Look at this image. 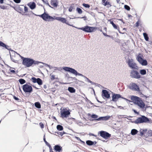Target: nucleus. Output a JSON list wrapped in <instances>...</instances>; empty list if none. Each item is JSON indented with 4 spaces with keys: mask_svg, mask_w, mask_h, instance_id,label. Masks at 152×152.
Returning a JSON list of instances; mask_svg holds the SVG:
<instances>
[{
    "mask_svg": "<svg viewBox=\"0 0 152 152\" xmlns=\"http://www.w3.org/2000/svg\"><path fill=\"white\" fill-rule=\"evenodd\" d=\"M131 99L132 102L135 104L137 105L141 108L145 107V104L142 100L141 98L134 96H131Z\"/></svg>",
    "mask_w": 152,
    "mask_h": 152,
    "instance_id": "nucleus-1",
    "label": "nucleus"
},
{
    "mask_svg": "<svg viewBox=\"0 0 152 152\" xmlns=\"http://www.w3.org/2000/svg\"><path fill=\"white\" fill-rule=\"evenodd\" d=\"M22 60V64L26 67H29L31 66L33 64H37V62L35 61L33 59L29 58H26L20 56Z\"/></svg>",
    "mask_w": 152,
    "mask_h": 152,
    "instance_id": "nucleus-2",
    "label": "nucleus"
},
{
    "mask_svg": "<svg viewBox=\"0 0 152 152\" xmlns=\"http://www.w3.org/2000/svg\"><path fill=\"white\" fill-rule=\"evenodd\" d=\"M151 121V119L148 118L145 116H142L141 117L137 118L134 121V123L136 124L143 123H150Z\"/></svg>",
    "mask_w": 152,
    "mask_h": 152,
    "instance_id": "nucleus-3",
    "label": "nucleus"
},
{
    "mask_svg": "<svg viewBox=\"0 0 152 152\" xmlns=\"http://www.w3.org/2000/svg\"><path fill=\"white\" fill-rule=\"evenodd\" d=\"M70 114V110H67L66 108L61 109L60 116L62 118H67Z\"/></svg>",
    "mask_w": 152,
    "mask_h": 152,
    "instance_id": "nucleus-4",
    "label": "nucleus"
},
{
    "mask_svg": "<svg viewBox=\"0 0 152 152\" xmlns=\"http://www.w3.org/2000/svg\"><path fill=\"white\" fill-rule=\"evenodd\" d=\"M38 16L42 18L43 20L45 21H52L54 20V19L53 17L49 15L48 14L46 13L45 12L42 15H39Z\"/></svg>",
    "mask_w": 152,
    "mask_h": 152,
    "instance_id": "nucleus-5",
    "label": "nucleus"
},
{
    "mask_svg": "<svg viewBox=\"0 0 152 152\" xmlns=\"http://www.w3.org/2000/svg\"><path fill=\"white\" fill-rule=\"evenodd\" d=\"M130 89L134 91L139 92L140 89L139 86L134 83H130L128 86Z\"/></svg>",
    "mask_w": 152,
    "mask_h": 152,
    "instance_id": "nucleus-6",
    "label": "nucleus"
},
{
    "mask_svg": "<svg viewBox=\"0 0 152 152\" xmlns=\"http://www.w3.org/2000/svg\"><path fill=\"white\" fill-rule=\"evenodd\" d=\"M23 89L25 93H31L32 91V88L31 86L26 84L23 86Z\"/></svg>",
    "mask_w": 152,
    "mask_h": 152,
    "instance_id": "nucleus-7",
    "label": "nucleus"
},
{
    "mask_svg": "<svg viewBox=\"0 0 152 152\" xmlns=\"http://www.w3.org/2000/svg\"><path fill=\"white\" fill-rule=\"evenodd\" d=\"M99 134L102 137L105 139H107L111 136V134L108 133L104 131H101L99 132Z\"/></svg>",
    "mask_w": 152,
    "mask_h": 152,
    "instance_id": "nucleus-8",
    "label": "nucleus"
},
{
    "mask_svg": "<svg viewBox=\"0 0 152 152\" xmlns=\"http://www.w3.org/2000/svg\"><path fill=\"white\" fill-rule=\"evenodd\" d=\"M49 146L50 148V152H54L53 151L50 145H49ZM54 150L56 151V152H61L62 151V147L58 145H56L54 146Z\"/></svg>",
    "mask_w": 152,
    "mask_h": 152,
    "instance_id": "nucleus-9",
    "label": "nucleus"
},
{
    "mask_svg": "<svg viewBox=\"0 0 152 152\" xmlns=\"http://www.w3.org/2000/svg\"><path fill=\"white\" fill-rule=\"evenodd\" d=\"M129 66L133 69H137L138 67L136 63L133 62L132 59H129L127 62Z\"/></svg>",
    "mask_w": 152,
    "mask_h": 152,
    "instance_id": "nucleus-10",
    "label": "nucleus"
},
{
    "mask_svg": "<svg viewBox=\"0 0 152 152\" xmlns=\"http://www.w3.org/2000/svg\"><path fill=\"white\" fill-rule=\"evenodd\" d=\"M130 76L132 78H139L141 77V76L139 72L137 71L132 70L130 73Z\"/></svg>",
    "mask_w": 152,
    "mask_h": 152,
    "instance_id": "nucleus-11",
    "label": "nucleus"
},
{
    "mask_svg": "<svg viewBox=\"0 0 152 152\" xmlns=\"http://www.w3.org/2000/svg\"><path fill=\"white\" fill-rule=\"evenodd\" d=\"M137 59L140 64L142 66H146L147 65V61L145 60H144L140 56L138 55L137 56Z\"/></svg>",
    "mask_w": 152,
    "mask_h": 152,
    "instance_id": "nucleus-12",
    "label": "nucleus"
},
{
    "mask_svg": "<svg viewBox=\"0 0 152 152\" xmlns=\"http://www.w3.org/2000/svg\"><path fill=\"white\" fill-rule=\"evenodd\" d=\"M63 69L65 71L71 72L75 75L77 74V71L75 69L67 67H64Z\"/></svg>",
    "mask_w": 152,
    "mask_h": 152,
    "instance_id": "nucleus-13",
    "label": "nucleus"
},
{
    "mask_svg": "<svg viewBox=\"0 0 152 152\" xmlns=\"http://www.w3.org/2000/svg\"><path fill=\"white\" fill-rule=\"evenodd\" d=\"M98 118V116L96 115V121H107L109 119L110 116L109 115H107L104 117H100Z\"/></svg>",
    "mask_w": 152,
    "mask_h": 152,
    "instance_id": "nucleus-14",
    "label": "nucleus"
},
{
    "mask_svg": "<svg viewBox=\"0 0 152 152\" xmlns=\"http://www.w3.org/2000/svg\"><path fill=\"white\" fill-rule=\"evenodd\" d=\"M102 96L104 98L109 99L110 97L108 92L105 90L102 91Z\"/></svg>",
    "mask_w": 152,
    "mask_h": 152,
    "instance_id": "nucleus-15",
    "label": "nucleus"
},
{
    "mask_svg": "<svg viewBox=\"0 0 152 152\" xmlns=\"http://www.w3.org/2000/svg\"><path fill=\"white\" fill-rule=\"evenodd\" d=\"M94 29V27L86 26L84 28H82L81 29L86 32H91L93 31Z\"/></svg>",
    "mask_w": 152,
    "mask_h": 152,
    "instance_id": "nucleus-16",
    "label": "nucleus"
},
{
    "mask_svg": "<svg viewBox=\"0 0 152 152\" xmlns=\"http://www.w3.org/2000/svg\"><path fill=\"white\" fill-rule=\"evenodd\" d=\"M56 19L57 20L59 21H60L62 22L63 23H65L66 24L72 26L71 25H70L68 23H67V22H66V20L65 18H61V17H56Z\"/></svg>",
    "mask_w": 152,
    "mask_h": 152,
    "instance_id": "nucleus-17",
    "label": "nucleus"
},
{
    "mask_svg": "<svg viewBox=\"0 0 152 152\" xmlns=\"http://www.w3.org/2000/svg\"><path fill=\"white\" fill-rule=\"evenodd\" d=\"M102 4L104 6L109 7L111 6V4L109 0H102Z\"/></svg>",
    "mask_w": 152,
    "mask_h": 152,
    "instance_id": "nucleus-18",
    "label": "nucleus"
},
{
    "mask_svg": "<svg viewBox=\"0 0 152 152\" xmlns=\"http://www.w3.org/2000/svg\"><path fill=\"white\" fill-rule=\"evenodd\" d=\"M58 0H51L50 4L52 8L57 7L58 5Z\"/></svg>",
    "mask_w": 152,
    "mask_h": 152,
    "instance_id": "nucleus-19",
    "label": "nucleus"
},
{
    "mask_svg": "<svg viewBox=\"0 0 152 152\" xmlns=\"http://www.w3.org/2000/svg\"><path fill=\"white\" fill-rule=\"evenodd\" d=\"M112 100L114 102L116 101L118 99L120 98H121V95L119 94H114L112 96Z\"/></svg>",
    "mask_w": 152,
    "mask_h": 152,
    "instance_id": "nucleus-20",
    "label": "nucleus"
},
{
    "mask_svg": "<svg viewBox=\"0 0 152 152\" xmlns=\"http://www.w3.org/2000/svg\"><path fill=\"white\" fill-rule=\"evenodd\" d=\"M111 20L112 19H111L109 20H108V21H109L110 22V23L112 25L113 27L115 29H117L120 33H122L121 32H120L119 30V28L118 26V25L115 24L113 21H111Z\"/></svg>",
    "mask_w": 152,
    "mask_h": 152,
    "instance_id": "nucleus-21",
    "label": "nucleus"
},
{
    "mask_svg": "<svg viewBox=\"0 0 152 152\" xmlns=\"http://www.w3.org/2000/svg\"><path fill=\"white\" fill-rule=\"evenodd\" d=\"M21 6H23V5H21ZM15 10L18 12L20 13L23 12V8L21 7L20 6H19L18 7H16Z\"/></svg>",
    "mask_w": 152,
    "mask_h": 152,
    "instance_id": "nucleus-22",
    "label": "nucleus"
},
{
    "mask_svg": "<svg viewBox=\"0 0 152 152\" xmlns=\"http://www.w3.org/2000/svg\"><path fill=\"white\" fill-rule=\"evenodd\" d=\"M28 6H29L30 8L32 10L35 9L36 7V4L34 2L29 3L28 4Z\"/></svg>",
    "mask_w": 152,
    "mask_h": 152,
    "instance_id": "nucleus-23",
    "label": "nucleus"
},
{
    "mask_svg": "<svg viewBox=\"0 0 152 152\" xmlns=\"http://www.w3.org/2000/svg\"><path fill=\"white\" fill-rule=\"evenodd\" d=\"M87 115L88 119L91 121L93 120V119L95 118V114L91 115L90 114H88Z\"/></svg>",
    "mask_w": 152,
    "mask_h": 152,
    "instance_id": "nucleus-24",
    "label": "nucleus"
},
{
    "mask_svg": "<svg viewBox=\"0 0 152 152\" xmlns=\"http://www.w3.org/2000/svg\"><path fill=\"white\" fill-rule=\"evenodd\" d=\"M68 90L71 93H75V90L73 87H69L68 88Z\"/></svg>",
    "mask_w": 152,
    "mask_h": 152,
    "instance_id": "nucleus-25",
    "label": "nucleus"
},
{
    "mask_svg": "<svg viewBox=\"0 0 152 152\" xmlns=\"http://www.w3.org/2000/svg\"><path fill=\"white\" fill-rule=\"evenodd\" d=\"M138 132V131L137 130L135 129H132L131 131V134L132 135H135L137 134Z\"/></svg>",
    "mask_w": 152,
    "mask_h": 152,
    "instance_id": "nucleus-26",
    "label": "nucleus"
},
{
    "mask_svg": "<svg viewBox=\"0 0 152 152\" xmlns=\"http://www.w3.org/2000/svg\"><path fill=\"white\" fill-rule=\"evenodd\" d=\"M35 106L37 108H40L41 107V105L39 102H36L34 103Z\"/></svg>",
    "mask_w": 152,
    "mask_h": 152,
    "instance_id": "nucleus-27",
    "label": "nucleus"
},
{
    "mask_svg": "<svg viewBox=\"0 0 152 152\" xmlns=\"http://www.w3.org/2000/svg\"><path fill=\"white\" fill-rule=\"evenodd\" d=\"M37 83L39 85H41L42 84V82L41 79L39 78H37Z\"/></svg>",
    "mask_w": 152,
    "mask_h": 152,
    "instance_id": "nucleus-28",
    "label": "nucleus"
},
{
    "mask_svg": "<svg viewBox=\"0 0 152 152\" xmlns=\"http://www.w3.org/2000/svg\"><path fill=\"white\" fill-rule=\"evenodd\" d=\"M57 129L59 131H61L63 130V126L60 125H58L57 126Z\"/></svg>",
    "mask_w": 152,
    "mask_h": 152,
    "instance_id": "nucleus-29",
    "label": "nucleus"
},
{
    "mask_svg": "<svg viewBox=\"0 0 152 152\" xmlns=\"http://www.w3.org/2000/svg\"><path fill=\"white\" fill-rule=\"evenodd\" d=\"M140 73L141 75H144L146 74V70L145 69H142L140 71Z\"/></svg>",
    "mask_w": 152,
    "mask_h": 152,
    "instance_id": "nucleus-30",
    "label": "nucleus"
},
{
    "mask_svg": "<svg viewBox=\"0 0 152 152\" xmlns=\"http://www.w3.org/2000/svg\"><path fill=\"white\" fill-rule=\"evenodd\" d=\"M18 81L21 84H23L26 83V80L23 79H20Z\"/></svg>",
    "mask_w": 152,
    "mask_h": 152,
    "instance_id": "nucleus-31",
    "label": "nucleus"
},
{
    "mask_svg": "<svg viewBox=\"0 0 152 152\" xmlns=\"http://www.w3.org/2000/svg\"><path fill=\"white\" fill-rule=\"evenodd\" d=\"M86 144L89 145H91L94 144V142L91 140H87L86 141Z\"/></svg>",
    "mask_w": 152,
    "mask_h": 152,
    "instance_id": "nucleus-32",
    "label": "nucleus"
},
{
    "mask_svg": "<svg viewBox=\"0 0 152 152\" xmlns=\"http://www.w3.org/2000/svg\"><path fill=\"white\" fill-rule=\"evenodd\" d=\"M143 35L146 41H148V40L149 38L148 37L147 34L146 33H143Z\"/></svg>",
    "mask_w": 152,
    "mask_h": 152,
    "instance_id": "nucleus-33",
    "label": "nucleus"
},
{
    "mask_svg": "<svg viewBox=\"0 0 152 152\" xmlns=\"http://www.w3.org/2000/svg\"><path fill=\"white\" fill-rule=\"evenodd\" d=\"M147 131V129H143L142 130H141L140 132V134L142 136L143 135H144L146 133Z\"/></svg>",
    "mask_w": 152,
    "mask_h": 152,
    "instance_id": "nucleus-34",
    "label": "nucleus"
},
{
    "mask_svg": "<svg viewBox=\"0 0 152 152\" xmlns=\"http://www.w3.org/2000/svg\"><path fill=\"white\" fill-rule=\"evenodd\" d=\"M76 10L78 13L79 14H81L83 12V11L82 10L78 7L76 8Z\"/></svg>",
    "mask_w": 152,
    "mask_h": 152,
    "instance_id": "nucleus-35",
    "label": "nucleus"
},
{
    "mask_svg": "<svg viewBox=\"0 0 152 152\" xmlns=\"http://www.w3.org/2000/svg\"><path fill=\"white\" fill-rule=\"evenodd\" d=\"M0 46H2L6 48H7V45H5L4 43L1 41H0Z\"/></svg>",
    "mask_w": 152,
    "mask_h": 152,
    "instance_id": "nucleus-36",
    "label": "nucleus"
},
{
    "mask_svg": "<svg viewBox=\"0 0 152 152\" xmlns=\"http://www.w3.org/2000/svg\"><path fill=\"white\" fill-rule=\"evenodd\" d=\"M74 4H72V5L69 7V12H71L72 11V9H75Z\"/></svg>",
    "mask_w": 152,
    "mask_h": 152,
    "instance_id": "nucleus-37",
    "label": "nucleus"
},
{
    "mask_svg": "<svg viewBox=\"0 0 152 152\" xmlns=\"http://www.w3.org/2000/svg\"><path fill=\"white\" fill-rule=\"evenodd\" d=\"M37 78L36 79L34 77H32L31 78V80L34 83H37Z\"/></svg>",
    "mask_w": 152,
    "mask_h": 152,
    "instance_id": "nucleus-38",
    "label": "nucleus"
},
{
    "mask_svg": "<svg viewBox=\"0 0 152 152\" xmlns=\"http://www.w3.org/2000/svg\"><path fill=\"white\" fill-rule=\"evenodd\" d=\"M83 5L86 8H89L90 7V6L89 4H87L85 3H83Z\"/></svg>",
    "mask_w": 152,
    "mask_h": 152,
    "instance_id": "nucleus-39",
    "label": "nucleus"
},
{
    "mask_svg": "<svg viewBox=\"0 0 152 152\" xmlns=\"http://www.w3.org/2000/svg\"><path fill=\"white\" fill-rule=\"evenodd\" d=\"M125 8L127 10H130V8L127 5H124Z\"/></svg>",
    "mask_w": 152,
    "mask_h": 152,
    "instance_id": "nucleus-40",
    "label": "nucleus"
},
{
    "mask_svg": "<svg viewBox=\"0 0 152 152\" xmlns=\"http://www.w3.org/2000/svg\"><path fill=\"white\" fill-rule=\"evenodd\" d=\"M50 79L52 80H54L55 79V75H50Z\"/></svg>",
    "mask_w": 152,
    "mask_h": 152,
    "instance_id": "nucleus-41",
    "label": "nucleus"
},
{
    "mask_svg": "<svg viewBox=\"0 0 152 152\" xmlns=\"http://www.w3.org/2000/svg\"><path fill=\"white\" fill-rule=\"evenodd\" d=\"M140 21L138 20L135 23L136 26V27H138L140 23Z\"/></svg>",
    "mask_w": 152,
    "mask_h": 152,
    "instance_id": "nucleus-42",
    "label": "nucleus"
},
{
    "mask_svg": "<svg viewBox=\"0 0 152 152\" xmlns=\"http://www.w3.org/2000/svg\"><path fill=\"white\" fill-rule=\"evenodd\" d=\"M39 125L41 128H43L44 127V125L43 123L42 122H40L39 124Z\"/></svg>",
    "mask_w": 152,
    "mask_h": 152,
    "instance_id": "nucleus-43",
    "label": "nucleus"
},
{
    "mask_svg": "<svg viewBox=\"0 0 152 152\" xmlns=\"http://www.w3.org/2000/svg\"><path fill=\"white\" fill-rule=\"evenodd\" d=\"M148 136H152V131H148Z\"/></svg>",
    "mask_w": 152,
    "mask_h": 152,
    "instance_id": "nucleus-44",
    "label": "nucleus"
},
{
    "mask_svg": "<svg viewBox=\"0 0 152 152\" xmlns=\"http://www.w3.org/2000/svg\"><path fill=\"white\" fill-rule=\"evenodd\" d=\"M0 8L3 10L5 9H6V7L4 5L0 6Z\"/></svg>",
    "mask_w": 152,
    "mask_h": 152,
    "instance_id": "nucleus-45",
    "label": "nucleus"
},
{
    "mask_svg": "<svg viewBox=\"0 0 152 152\" xmlns=\"http://www.w3.org/2000/svg\"><path fill=\"white\" fill-rule=\"evenodd\" d=\"M14 1L16 3H19L21 1V0H14Z\"/></svg>",
    "mask_w": 152,
    "mask_h": 152,
    "instance_id": "nucleus-46",
    "label": "nucleus"
},
{
    "mask_svg": "<svg viewBox=\"0 0 152 152\" xmlns=\"http://www.w3.org/2000/svg\"><path fill=\"white\" fill-rule=\"evenodd\" d=\"M24 9L25 12H28V8L27 7L25 6L24 7Z\"/></svg>",
    "mask_w": 152,
    "mask_h": 152,
    "instance_id": "nucleus-47",
    "label": "nucleus"
},
{
    "mask_svg": "<svg viewBox=\"0 0 152 152\" xmlns=\"http://www.w3.org/2000/svg\"><path fill=\"white\" fill-rule=\"evenodd\" d=\"M13 98L16 100H19V99L16 96H13Z\"/></svg>",
    "mask_w": 152,
    "mask_h": 152,
    "instance_id": "nucleus-48",
    "label": "nucleus"
},
{
    "mask_svg": "<svg viewBox=\"0 0 152 152\" xmlns=\"http://www.w3.org/2000/svg\"><path fill=\"white\" fill-rule=\"evenodd\" d=\"M10 71L12 73H15V71L13 69H10Z\"/></svg>",
    "mask_w": 152,
    "mask_h": 152,
    "instance_id": "nucleus-49",
    "label": "nucleus"
},
{
    "mask_svg": "<svg viewBox=\"0 0 152 152\" xmlns=\"http://www.w3.org/2000/svg\"><path fill=\"white\" fill-rule=\"evenodd\" d=\"M4 3V0H0V3L3 4Z\"/></svg>",
    "mask_w": 152,
    "mask_h": 152,
    "instance_id": "nucleus-50",
    "label": "nucleus"
},
{
    "mask_svg": "<svg viewBox=\"0 0 152 152\" xmlns=\"http://www.w3.org/2000/svg\"><path fill=\"white\" fill-rule=\"evenodd\" d=\"M59 134L58 133V134H60L61 136H62V135H63V134L61 132H59Z\"/></svg>",
    "mask_w": 152,
    "mask_h": 152,
    "instance_id": "nucleus-51",
    "label": "nucleus"
},
{
    "mask_svg": "<svg viewBox=\"0 0 152 152\" xmlns=\"http://www.w3.org/2000/svg\"><path fill=\"white\" fill-rule=\"evenodd\" d=\"M122 98H123V99H125V100H126V101H129V102H130L129 100H128V99H127L126 98H123V97H122Z\"/></svg>",
    "mask_w": 152,
    "mask_h": 152,
    "instance_id": "nucleus-52",
    "label": "nucleus"
},
{
    "mask_svg": "<svg viewBox=\"0 0 152 152\" xmlns=\"http://www.w3.org/2000/svg\"><path fill=\"white\" fill-rule=\"evenodd\" d=\"M44 140L45 142V143L46 144H47V143H48L46 141V140H45V138L44 139Z\"/></svg>",
    "mask_w": 152,
    "mask_h": 152,
    "instance_id": "nucleus-53",
    "label": "nucleus"
},
{
    "mask_svg": "<svg viewBox=\"0 0 152 152\" xmlns=\"http://www.w3.org/2000/svg\"><path fill=\"white\" fill-rule=\"evenodd\" d=\"M105 36H106V37H110V36H109V35H108L107 34H106V35H105Z\"/></svg>",
    "mask_w": 152,
    "mask_h": 152,
    "instance_id": "nucleus-54",
    "label": "nucleus"
},
{
    "mask_svg": "<svg viewBox=\"0 0 152 152\" xmlns=\"http://www.w3.org/2000/svg\"><path fill=\"white\" fill-rule=\"evenodd\" d=\"M103 34L105 36V35H106V34L104 33H103Z\"/></svg>",
    "mask_w": 152,
    "mask_h": 152,
    "instance_id": "nucleus-55",
    "label": "nucleus"
},
{
    "mask_svg": "<svg viewBox=\"0 0 152 152\" xmlns=\"http://www.w3.org/2000/svg\"><path fill=\"white\" fill-rule=\"evenodd\" d=\"M94 94H95V93H96V92H95L94 90Z\"/></svg>",
    "mask_w": 152,
    "mask_h": 152,
    "instance_id": "nucleus-56",
    "label": "nucleus"
},
{
    "mask_svg": "<svg viewBox=\"0 0 152 152\" xmlns=\"http://www.w3.org/2000/svg\"><path fill=\"white\" fill-rule=\"evenodd\" d=\"M94 94H95V93H96V92H95L94 90Z\"/></svg>",
    "mask_w": 152,
    "mask_h": 152,
    "instance_id": "nucleus-57",
    "label": "nucleus"
},
{
    "mask_svg": "<svg viewBox=\"0 0 152 152\" xmlns=\"http://www.w3.org/2000/svg\"><path fill=\"white\" fill-rule=\"evenodd\" d=\"M92 135L93 136H94V134H92Z\"/></svg>",
    "mask_w": 152,
    "mask_h": 152,
    "instance_id": "nucleus-58",
    "label": "nucleus"
},
{
    "mask_svg": "<svg viewBox=\"0 0 152 152\" xmlns=\"http://www.w3.org/2000/svg\"><path fill=\"white\" fill-rule=\"evenodd\" d=\"M83 18H86V17H83Z\"/></svg>",
    "mask_w": 152,
    "mask_h": 152,
    "instance_id": "nucleus-59",
    "label": "nucleus"
}]
</instances>
